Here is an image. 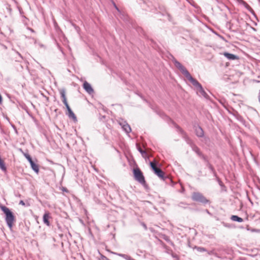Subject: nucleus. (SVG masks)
Instances as JSON below:
<instances>
[{"instance_id":"f8f14e48","label":"nucleus","mask_w":260,"mask_h":260,"mask_svg":"<svg viewBox=\"0 0 260 260\" xmlns=\"http://www.w3.org/2000/svg\"><path fill=\"white\" fill-rule=\"evenodd\" d=\"M67 109V110H68V115L69 116V117L70 118H72L74 119H76V116L74 114V113H73V112L72 111L71 109L70 108L69 104H68L67 105H65Z\"/></svg>"},{"instance_id":"bb28decb","label":"nucleus","mask_w":260,"mask_h":260,"mask_svg":"<svg viewBox=\"0 0 260 260\" xmlns=\"http://www.w3.org/2000/svg\"><path fill=\"white\" fill-rule=\"evenodd\" d=\"M195 151H196L198 153H199V152H198V149L197 148H196Z\"/></svg>"},{"instance_id":"393cba45","label":"nucleus","mask_w":260,"mask_h":260,"mask_svg":"<svg viewBox=\"0 0 260 260\" xmlns=\"http://www.w3.org/2000/svg\"><path fill=\"white\" fill-rule=\"evenodd\" d=\"M19 204L22 205H25V203H24V202L23 201H20Z\"/></svg>"},{"instance_id":"6ab92c4d","label":"nucleus","mask_w":260,"mask_h":260,"mask_svg":"<svg viewBox=\"0 0 260 260\" xmlns=\"http://www.w3.org/2000/svg\"><path fill=\"white\" fill-rule=\"evenodd\" d=\"M238 1L242 4L245 8H246L247 9H249L250 8V6L244 1L243 0H238Z\"/></svg>"},{"instance_id":"39448f33","label":"nucleus","mask_w":260,"mask_h":260,"mask_svg":"<svg viewBox=\"0 0 260 260\" xmlns=\"http://www.w3.org/2000/svg\"><path fill=\"white\" fill-rule=\"evenodd\" d=\"M134 175L136 180L142 184H145L144 177L139 169H134Z\"/></svg>"},{"instance_id":"f3484780","label":"nucleus","mask_w":260,"mask_h":260,"mask_svg":"<svg viewBox=\"0 0 260 260\" xmlns=\"http://www.w3.org/2000/svg\"><path fill=\"white\" fill-rule=\"evenodd\" d=\"M231 219L233 221H238L239 222H242L243 221V219L242 218L239 217L237 215H232Z\"/></svg>"},{"instance_id":"b1692460","label":"nucleus","mask_w":260,"mask_h":260,"mask_svg":"<svg viewBox=\"0 0 260 260\" xmlns=\"http://www.w3.org/2000/svg\"><path fill=\"white\" fill-rule=\"evenodd\" d=\"M198 250L199 251H205V249L203 248H201V247H199L198 248Z\"/></svg>"},{"instance_id":"4468645a","label":"nucleus","mask_w":260,"mask_h":260,"mask_svg":"<svg viewBox=\"0 0 260 260\" xmlns=\"http://www.w3.org/2000/svg\"><path fill=\"white\" fill-rule=\"evenodd\" d=\"M195 132L197 136L198 137H203L204 135V132L200 126H196L195 127Z\"/></svg>"},{"instance_id":"a878e982","label":"nucleus","mask_w":260,"mask_h":260,"mask_svg":"<svg viewBox=\"0 0 260 260\" xmlns=\"http://www.w3.org/2000/svg\"><path fill=\"white\" fill-rule=\"evenodd\" d=\"M2 103V97L1 95L0 94V104Z\"/></svg>"},{"instance_id":"6e6552de","label":"nucleus","mask_w":260,"mask_h":260,"mask_svg":"<svg viewBox=\"0 0 260 260\" xmlns=\"http://www.w3.org/2000/svg\"><path fill=\"white\" fill-rule=\"evenodd\" d=\"M178 69L181 72V73L185 76V77L189 81L192 78V77L191 76L188 71L182 64L180 66V67Z\"/></svg>"},{"instance_id":"423d86ee","label":"nucleus","mask_w":260,"mask_h":260,"mask_svg":"<svg viewBox=\"0 0 260 260\" xmlns=\"http://www.w3.org/2000/svg\"><path fill=\"white\" fill-rule=\"evenodd\" d=\"M192 199L194 201L203 203H206L208 202V200L202 194L199 192H194L192 194Z\"/></svg>"},{"instance_id":"cd10ccee","label":"nucleus","mask_w":260,"mask_h":260,"mask_svg":"<svg viewBox=\"0 0 260 260\" xmlns=\"http://www.w3.org/2000/svg\"><path fill=\"white\" fill-rule=\"evenodd\" d=\"M29 29L31 31L34 32V30H33V29H32L31 28H29Z\"/></svg>"},{"instance_id":"9d476101","label":"nucleus","mask_w":260,"mask_h":260,"mask_svg":"<svg viewBox=\"0 0 260 260\" xmlns=\"http://www.w3.org/2000/svg\"><path fill=\"white\" fill-rule=\"evenodd\" d=\"M120 124L121 125L122 128L126 133H129L131 132V128L126 122H120Z\"/></svg>"},{"instance_id":"0eeeda50","label":"nucleus","mask_w":260,"mask_h":260,"mask_svg":"<svg viewBox=\"0 0 260 260\" xmlns=\"http://www.w3.org/2000/svg\"><path fill=\"white\" fill-rule=\"evenodd\" d=\"M150 166L154 173L160 178L164 179V173L163 171L160 169L158 168L155 164L153 162H150Z\"/></svg>"},{"instance_id":"20e7f679","label":"nucleus","mask_w":260,"mask_h":260,"mask_svg":"<svg viewBox=\"0 0 260 260\" xmlns=\"http://www.w3.org/2000/svg\"><path fill=\"white\" fill-rule=\"evenodd\" d=\"M189 81L196 87L197 93L199 96H203L205 98H208V95L203 89L201 84L194 78H192Z\"/></svg>"},{"instance_id":"1a4fd4ad","label":"nucleus","mask_w":260,"mask_h":260,"mask_svg":"<svg viewBox=\"0 0 260 260\" xmlns=\"http://www.w3.org/2000/svg\"><path fill=\"white\" fill-rule=\"evenodd\" d=\"M83 88L89 94H91L93 92V90L91 86L86 81L83 83Z\"/></svg>"},{"instance_id":"c85d7f7f","label":"nucleus","mask_w":260,"mask_h":260,"mask_svg":"<svg viewBox=\"0 0 260 260\" xmlns=\"http://www.w3.org/2000/svg\"><path fill=\"white\" fill-rule=\"evenodd\" d=\"M114 6H115V8H116V9H117V10H118V8H117V7H116V6L115 5V4H114Z\"/></svg>"},{"instance_id":"f03ea898","label":"nucleus","mask_w":260,"mask_h":260,"mask_svg":"<svg viewBox=\"0 0 260 260\" xmlns=\"http://www.w3.org/2000/svg\"><path fill=\"white\" fill-rule=\"evenodd\" d=\"M189 81L196 87L197 93L199 96H203L205 98H208V95L203 89L201 84L194 78H192Z\"/></svg>"},{"instance_id":"4be33fe9","label":"nucleus","mask_w":260,"mask_h":260,"mask_svg":"<svg viewBox=\"0 0 260 260\" xmlns=\"http://www.w3.org/2000/svg\"><path fill=\"white\" fill-rule=\"evenodd\" d=\"M174 63L175 67L177 68H178L180 67V66L181 65V64L179 61H177L176 60H175L174 61Z\"/></svg>"},{"instance_id":"c756f323","label":"nucleus","mask_w":260,"mask_h":260,"mask_svg":"<svg viewBox=\"0 0 260 260\" xmlns=\"http://www.w3.org/2000/svg\"><path fill=\"white\" fill-rule=\"evenodd\" d=\"M259 1H260V0H258Z\"/></svg>"},{"instance_id":"9b49d317","label":"nucleus","mask_w":260,"mask_h":260,"mask_svg":"<svg viewBox=\"0 0 260 260\" xmlns=\"http://www.w3.org/2000/svg\"><path fill=\"white\" fill-rule=\"evenodd\" d=\"M50 218V213L48 212H46L43 215V222L47 226L50 225L49 219Z\"/></svg>"},{"instance_id":"f257e3e1","label":"nucleus","mask_w":260,"mask_h":260,"mask_svg":"<svg viewBox=\"0 0 260 260\" xmlns=\"http://www.w3.org/2000/svg\"><path fill=\"white\" fill-rule=\"evenodd\" d=\"M1 209L6 215V221L8 226L11 229L15 220L14 216L8 208L5 206H2L1 207Z\"/></svg>"},{"instance_id":"ddd939ff","label":"nucleus","mask_w":260,"mask_h":260,"mask_svg":"<svg viewBox=\"0 0 260 260\" xmlns=\"http://www.w3.org/2000/svg\"><path fill=\"white\" fill-rule=\"evenodd\" d=\"M223 54L225 57H226L229 60H235L238 59V57L236 55L231 53L224 52L223 53Z\"/></svg>"},{"instance_id":"5701e85b","label":"nucleus","mask_w":260,"mask_h":260,"mask_svg":"<svg viewBox=\"0 0 260 260\" xmlns=\"http://www.w3.org/2000/svg\"><path fill=\"white\" fill-rule=\"evenodd\" d=\"M251 231L253 232L260 233V230H259V229H252V230H251Z\"/></svg>"},{"instance_id":"dca6fc26","label":"nucleus","mask_w":260,"mask_h":260,"mask_svg":"<svg viewBox=\"0 0 260 260\" xmlns=\"http://www.w3.org/2000/svg\"><path fill=\"white\" fill-rule=\"evenodd\" d=\"M60 92L61 96L62 99V102L63 103L64 105H67L68 102H67V99L66 97V94H65L64 90H61Z\"/></svg>"},{"instance_id":"2eb2a0df","label":"nucleus","mask_w":260,"mask_h":260,"mask_svg":"<svg viewBox=\"0 0 260 260\" xmlns=\"http://www.w3.org/2000/svg\"><path fill=\"white\" fill-rule=\"evenodd\" d=\"M30 166L31 169L37 173L38 174L39 172V166L35 164L34 162H32L30 164Z\"/></svg>"},{"instance_id":"7ed1b4c3","label":"nucleus","mask_w":260,"mask_h":260,"mask_svg":"<svg viewBox=\"0 0 260 260\" xmlns=\"http://www.w3.org/2000/svg\"><path fill=\"white\" fill-rule=\"evenodd\" d=\"M189 81L196 87L197 93L199 96H203L205 98H208V95L203 89L201 84L194 78H192Z\"/></svg>"},{"instance_id":"aec40b11","label":"nucleus","mask_w":260,"mask_h":260,"mask_svg":"<svg viewBox=\"0 0 260 260\" xmlns=\"http://www.w3.org/2000/svg\"><path fill=\"white\" fill-rule=\"evenodd\" d=\"M24 156L25 158L28 160L30 164L34 162V161L32 160L30 156L28 154H24Z\"/></svg>"},{"instance_id":"a211bd4d","label":"nucleus","mask_w":260,"mask_h":260,"mask_svg":"<svg viewBox=\"0 0 260 260\" xmlns=\"http://www.w3.org/2000/svg\"><path fill=\"white\" fill-rule=\"evenodd\" d=\"M138 149L139 150V151L141 153L142 156L143 157H146V155H147V154H146V152L145 151H144L143 150L141 147H139L138 148Z\"/></svg>"},{"instance_id":"412c9836","label":"nucleus","mask_w":260,"mask_h":260,"mask_svg":"<svg viewBox=\"0 0 260 260\" xmlns=\"http://www.w3.org/2000/svg\"><path fill=\"white\" fill-rule=\"evenodd\" d=\"M24 156L25 158L28 160L30 164L34 162V161L32 160L30 156L28 154H24Z\"/></svg>"}]
</instances>
